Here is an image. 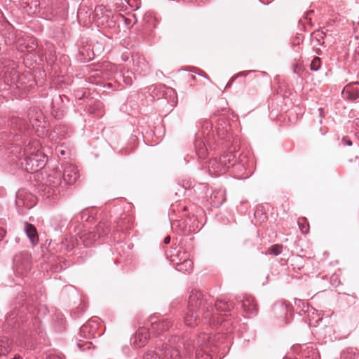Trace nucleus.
<instances>
[{
	"label": "nucleus",
	"instance_id": "nucleus-1",
	"mask_svg": "<svg viewBox=\"0 0 359 359\" xmlns=\"http://www.w3.org/2000/svg\"><path fill=\"white\" fill-rule=\"evenodd\" d=\"M233 306L232 302L222 299L215 301L210 295L203 294L201 291L194 290L189 297L184 323L188 327H194L202 321L199 313H203L205 323L218 325L223 321L222 313L231 311Z\"/></svg>",
	"mask_w": 359,
	"mask_h": 359
},
{
	"label": "nucleus",
	"instance_id": "nucleus-2",
	"mask_svg": "<svg viewBox=\"0 0 359 359\" xmlns=\"http://www.w3.org/2000/svg\"><path fill=\"white\" fill-rule=\"evenodd\" d=\"M25 157L21 162L23 170L27 172H36L43 168L47 161V156L41 151L39 141L34 140L25 145L24 149Z\"/></svg>",
	"mask_w": 359,
	"mask_h": 359
},
{
	"label": "nucleus",
	"instance_id": "nucleus-3",
	"mask_svg": "<svg viewBox=\"0 0 359 359\" xmlns=\"http://www.w3.org/2000/svg\"><path fill=\"white\" fill-rule=\"evenodd\" d=\"M167 258L175 266V269L182 272H190L194 266L189 255L182 247L175 246L165 252Z\"/></svg>",
	"mask_w": 359,
	"mask_h": 359
},
{
	"label": "nucleus",
	"instance_id": "nucleus-4",
	"mask_svg": "<svg viewBox=\"0 0 359 359\" xmlns=\"http://www.w3.org/2000/svg\"><path fill=\"white\" fill-rule=\"evenodd\" d=\"M99 323L96 320H90L84 324L79 330L78 334L77 346L81 351L90 349L92 343L89 339L95 338L97 335L100 336L98 332Z\"/></svg>",
	"mask_w": 359,
	"mask_h": 359
},
{
	"label": "nucleus",
	"instance_id": "nucleus-5",
	"mask_svg": "<svg viewBox=\"0 0 359 359\" xmlns=\"http://www.w3.org/2000/svg\"><path fill=\"white\" fill-rule=\"evenodd\" d=\"M313 326L316 327V334L325 343L333 341L337 338L333 326L330 325L329 319L320 318Z\"/></svg>",
	"mask_w": 359,
	"mask_h": 359
},
{
	"label": "nucleus",
	"instance_id": "nucleus-6",
	"mask_svg": "<svg viewBox=\"0 0 359 359\" xmlns=\"http://www.w3.org/2000/svg\"><path fill=\"white\" fill-rule=\"evenodd\" d=\"M93 18L98 27H110L114 23L111 11L102 5L97 6L95 8Z\"/></svg>",
	"mask_w": 359,
	"mask_h": 359
},
{
	"label": "nucleus",
	"instance_id": "nucleus-7",
	"mask_svg": "<svg viewBox=\"0 0 359 359\" xmlns=\"http://www.w3.org/2000/svg\"><path fill=\"white\" fill-rule=\"evenodd\" d=\"M37 202V198L32 193L25 189H21L16 193L15 203L19 208L30 209Z\"/></svg>",
	"mask_w": 359,
	"mask_h": 359
},
{
	"label": "nucleus",
	"instance_id": "nucleus-8",
	"mask_svg": "<svg viewBox=\"0 0 359 359\" xmlns=\"http://www.w3.org/2000/svg\"><path fill=\"white\" fill-rule=\"evenodd\" d=\"M16 64L13 61L4 60L1 65L0 68H2V72H4L5 79L8 83L11 84L16 85L17 88H19L18 84V81L20 79L17 71L15 70Z\"/></svg>",
	"mask_w": 359,
	"mask_h": 359
},
{
	"label": "nucleus",
	"instance_id": "nucleus-9",
	"mask_svg": "<svg viewBox=\"0 0 359 359\" xmlns=\"http://www.w3.org/2000/svg\"><path fill=\"white\" fill-rule=\"evenodd\" d=\"M29 123L32 128L35 129L37 136H43L45 135V127L41 125L43 121V116L40 110L33 109L28 112Z\"/></svg>",
	"mask_w": 359,
	"mask_h": 359
},
{
	"label": "nucleus",
	"instance_id": "nucleus-10",
	"mask_svg": "<svg viewBox=\"0 0 359 359\" xmlns=\"http://www.w3.org/2000/svg\"><path fill=\"white\" fill-rule=\"evenodd\" d=\"M294 351H298L301 359H318L319 353L315 345L304 344L293 347Z\"/></svg>",
	"mask_w": 359,
	"mask_h": 359
},
{
	"label": "nucleus",
	"instance_id": "nucleus-11",
	"mask_svg": "<svg viewBox=\"0 0 359 359\" xmlns=\"http://www.w3.org/2000/svg\"><path fill=\"white\" fill-rule=\"evenodd\" d=\"M16 46L20 52L32 53L36 48L38 44L36 39L32 36H20L17 39Z\"/></svg>",
	"mask_w": 359,
	"mask_h": 359
},
{
	"label": "nucleus",
	"instance_id": "nucleus-12",
	"mask_svg": "<svg viewBox=\"0 0 359 359\" xmlns=\"http://www.w3.org/2000/svg\"><path fill=\"white\" fill-rule=\"evenodd\" d=\"M79 177L76 166L67 163L63 171V180L66 184H74Z\"/></svg>",
	"mask_w": 359,
	"mask_h": 359
},
{
	"label": "nucleus",
	"instance_id": "nucleus-13",
	"mask_svg": "<svg viewBox=\"0 0 359 359\" xmlns=\"http://www.w3.org/2000/svg\"><path fill=\"white\" fill-rule=\"evenodd\" d=\"M172 325L169 319H162L158 321L151 323L149 327V332L152 336L157 337L161 333L167 331Z\"/></svg>",
	"mask_w": 359,
	"mask_h": 359
},
{
	"label": "nucleus",
	"instance_id": "nucleus-14",
	"mask_svg": "<svg viewBox=\"0 0 359 359\" xmlns=\"http://www.w3.org/2000/svg\"><path fill=\"white\" fill-rule=\"evenodd\" d=\"M243 311L248 315V317L255 315L257 313V304L254 297L250 295H245L241 301Z\"/></svg>",
	"mask_w": 359,
	"mask_h": 359
},
{
	"label": "nucleus",
	"instance_id": "nucleus-15",
	"mask_svg": "<svg viewBox=\"0 0 359 359\" xmlns=\"http://www.w3.org/2000/svg\"><path fill=\"white\" fill-rule=\"evenodd\" d=\"M151 335L149 328L140 327L133 337L134 345L139 348L144 346Z\"/></svg>",
	"mask_w": 359,
	"mask_h": 359
},
{
	"label": "nucleus",
	"instance_id": "nucleus-16",
	"mask_svg": "<svg viewBox=\"0 0 359 359\" xmlns=\"http://www.w3.org/2000/svg\"><path fill=\"white\" fill-rule=\"evenodd\" d=\"M343 97L349 100L355 101L359 98V84H349L345 86L342 90Z\"/></svg>",
	"mask_w": 359,
	"mask_h": 359
},
{
	"label": "nucleus",
	"instance_id": "nucleus-17",
	"mask_svg": "<svg viewBox=\"0 0 359 359\" xmlns=\"http://www.w3.org/2000/svg\"><path fill=\"white\" fill-rule=\"evenodd\" d=\"M226 168L221 162V158L217 161L216 158L211 159L208 162V172L212 176H219L226 172Z\"/></svg>",
	"mask_w": 359,
	"mask_h": 359
},
{
	"label": "nucleus",
	"instance_id": "nucleus-18",
	"mask_svg": "<svg viewBox=\"0 0 359 359\" xmlns=\"http://www.w3.org/2000/svg\"><path fill=\"white\" fill-rule=\"evenodd\" d=\"M273 312L278 318L286 320L287 315L291 312V308L287 305L277 303L273 306Z\"/></svg>",
	"mask_w": 359,
	"mask_h": 359
},
{
	"label": "nucleus",
	"instance_id": "nucleus-19",
	"mask_svg": "<svg viewBox=\"0 0 359 359\" xmlns=\"http://www.w3.org/2000/svg\"><path fill=\"white\" fill-rule=\"evenodd\" d=\"M161 351L163 353V359H181L179 350L170 344H163Z\"/></svg>",
	"mask_w": 359,
	"mask_h": 359
},
{
	"label": "nucleus",
	"instance_id": "nucleus-20",
	"mask_svg": "<svg viewBox=\"0 0 359 359\" xmlns=\"http://www.w3.org/2000/svg\"><path fill=\"white\" fill-rule=\"evenodd\" d=\"M24 230L26 233L27 236L30 240L31 243L34 245L37 244L39 242V236L34 225L27 222H25L24 223Z\"/></svg>",
	"mask_w": 359,
	"mask_h": 359
},
{
	"label": "nucleus",
	"instance_id": "nucleus-21",
	"mask_svg": "<svg viewBox=\"0 0 359 359\" xmlns=\"http://www.w3.org/2000/svg\"><path fill=\"white\" fill-rule=\"evenodd\" d=\"M12 339L8 337H0V356L7 355L13 349Z\"/></svg>",
	"mask_w": 359,
	"mask_h": 359
},
{
	"label": "nucleus",
	"instance_id": "nucleus-22",
	"mask_svg": "<svg viewBox=\"0 0 359 359\" xmlns=\"http://www.w3.org/2000/svg\"><path fill=\"white\" fill-rule=\"evenodd\" d=\"M98 238L107 236L110 231V225L108 221L102 220L95 226L94 230Z\"/></svg>",
	"mask_w": 359,
	"mask_h": 359
},
{
	"label": "nucleus",
	"instance_id": "nucleus-23",
	"mask_svg": "<svg viewBox=\"0 0 359 359\" xmlns=\"http://www.w3.org/2000/svg\"><path fill=\"white\" fill-rule=\"evenodd\" d=\"M211 203L215 207H219L225 201L224 191L221 190L214 191L210 196Z\"/></svg>",
	"mask_w": 359,
	"mask_h": 359
},
{
	"label": "nucleus",
	"instance_id": "nucleus-24",
	"mask_svg": "<svg viewBox=\"0 0 359 359\" xmlns=\"http://www.w3.org/2000/svg\"><path fill=\"white\" fill-rule=\"evenodd\" d=\"M17 39L18 38L13 29L8 30L6 33L0 35V43L4 41L6 45H11L14 42H16Z\"/></svg>",
	"mask_w": 359,
	"mask_h": 359
},
{
	"label": "nucleus",
	"instance_id": "nucleus-25",
	"mask_svg": "<svg viewBox=\"0 0 359 359\" xmlns=\"http://www.w3.org/2000/svg\"><path fill=\"white\" fill-rule=\"evenodd\" d=\"M341 359H359V351L355 348H347L342 351Z\"/></svg>",
	"mask_w": 359,
	"mask_h": 359
},
{
	"label": "nucleus",
	"instance_id": "nucleus-26",
	"mask_svg": "<svg viewBox=\"0 0 359 359\" xmlns=\"http://www.w3.org/2000/svg\"><path fill=\"white\" fill-rule=\"evenodd\" d=\"M133 219L131 217H125L118 221L117 228L120 231H128L131 229Z\"/></svg>",
	"mask_w": 359,
	"mask_h": 359
},
{
	"label": "nucleus",
	"instance_id": "nucleus-27",
	"mask_svg": "<svg viewBox=\"0 0 359 359\" xmlns=\"http://www.w3.org/2000/svg\"><path fill=\"white\" fill-rule=\"evenodd\" d=\"M82 239L84 245L86 247H89L99 238H97L95 232L94 231H92L83 234L82 236Z\"/></svg>",
	"mask_w": 359,
	"mask_h": 359
},
{
	"label": "nucleus",
	"instance_id": "nucleus-28",
	"mask_svg": "<svg viewBox=\"0 0 359 359\" xmlns=\"http://www.w3.org/2000/svg\"><path fill=\"white\" fill-rule=\"evenodd\" d=\"M325 33L323 30H316L311 34V41L316 42V45L320 46L324 43Z\"/></svg>",
	"mask_w": 359,
	"mask_h": 359
},
{
	"label": "nucleus",
	"instance_id": "nucleus-29",
	"mask_svg": "<svg viewBox=\"0 0 359 359\" xmlns=\"http://www.w3.org/2000/svg\"><path fill=\"white\" fill-rule=\"evenodd\" d=\"M221 158V162L223 163L226 170L233 166L236 163L235 156L232 154H229L223 156Z\"/></svg>",
	"mask_w": 359,
	"mask_h": 359
},
{
	"label": "nucleus",
	"instance_id": "nucleus-30",
	"mask_svg": "<svg viewBox=\"0 0 359 359\" xmlns=\"http://www.w3.org/2000/svg\"><path fill=\"white\" fill-rule=\"evenodd\" d=\"M196 154L200 158H205L208 156V150L203 142L198 141L196 143Z\"/></svg>",
	"mask_w": 359,
	"mask_h": 359
},
{
	"label": "nucleus",
	"instance_id": "nucleus-31",
	"mask_svg": "<svg viewBox=\"0 0 359 359\" xmlns=\"http://www.w3.org/2000/svg\"><path fill=\"white\" fill-rule=\"evenodd\" d=\"M299 228L303 234H307L309 232V224L306 217H301L297 221Z\"/></svg>",
	"mask_w": 359,
	"mask_h": 359
},
{
	"label": "nucleus",
	"instance_id": "nucleus-32",
	"mask_svg": "<svg viewBox=\"0 0 359 359\" xmlns=\"http://www.w3.org/2000/svg\"><path fill=\"white\" fill-rule=\"evenodd\" d=\"M304 39V37L302 34H297L292 39L291 45L296 51H299L302 49L300 46L303 43Z\"/></svg>",
	"mask_w": 359,
	"mask_h": 359
},
{
	"label": "nucleus",
	"instance_id": "nucleus-33",
	"mask_svg": "<svg viewBox=\"0 0 359 359\" xmlns=\"http://www.w3.org/2000/svg\"><path fill=\"white\" fill-rule=\"evenodd\" d=\"M283 248V247L281 244H274L269 248L267 254L277 256L282 252Z\"/></svg>",
	"mask_w": 359,
	"mask_h": 359
},
{
	"label": "nucleus",
	"instance_id": "nucleus-34",
	"mask_svg": "<svg viewBox=\"0 0 359 359\" xmlns=\"http://www.w3.org/2000/svg\"><path fill=\"white\" fill-rule=\"evenodd\" d=\"M327 130L325 127L316 126L312 129V133L314 136H321L327 133Z\"/></svg>",
	"mask_w": 359,
	"mask_h": 359
},
{
	"label": "nucleus",
	"instance_id": "nucleus-35",
	"mask_svg": "<svg viewBox=\"0 0 359 359\" xmlns=\"http://www.w3.org/2000/svg\"><path fill=\"white\" fill-rule=\"evenodd\" d=\"M321 66V60L318 57H315L311 61L310 68L313 71H317Z\"/></svg>",
	"mask_w": 359,
	"mask_h": 359
},
{
	"label": "nucleus",
	"instance_id": "nucleus-36",
	"mask_svg": "<svg viewBox=\"0 0 359 359\" xmlns=\"http://www.w3.org/2000/svg\"><path fill=\"white\" fill-rule=\"evenodd\" d=\"M28 5L30 6V9L32 10L31 12L32 13H35L39 11V0H30V2L28 3Z\"/></svg>",
	"mask_w": 359,
	"mask_h": 359
},
{
	"label": "nucleus",
	"instance_id": "nucleus-37",
	"mask_svg": "<svg viewBox=\"0 0 359 359\" xmlns=\"http://www.w3.org/2000/svg\"><path fill=\"white\" fill-rule=\"evenodd\" d=\"M248 74V72H239L236 74H235L233 76H232L231 78V79L229 80V81L228 82V83L226 84V88H229L230 87L233 82L238 77V76H245L246 75Z\"/></svg>",
	"mask_w": 359,
	"mask_h": 359
},
{
	"label": "nucleus",
	"instance_id": "nucleus-38",
	"mask_svg": "<svg viewBox=\"0 0 359 359\" xmlns=\"http://www.w3.org/2000/svg\"><path fill=\"white\" fill-rule=\"evenodd\" d=\"M202 337H203V339H201V337H199V338L197 339V344L199 346H205V345H206V340L209 338V337L207 334H203L202 335Z\"/></svg>",
	"mask_w": 359,
	"mask_h": 359
},
{
	"label": "nucleus",
	"instance_id": "nucleus-39",
	"mask_svg": "<svg viewBox=\"0 0 359 359\" xmlns=\"http://www.w3.org/2000/svg\"><path fill=\"white\" fill-rule=\"evenodd\" d=\"M12 121L16 124V126H17V127H18L19 130H22L24 129L22 128L24 126L23 120H22L20 118H15V119L13 120Z\"/></svg>",
	"mask_w": 359,
	"mask_h": 359
},
{
	"label": "nucleus",
	"instance_id": "nucleus-40",
	"mask_svg": "<svg viewBox=\"0 0 359 359\" xmlns=\"http://www.w3.org/2000/svg\"><path fill=\"white\" fill-rule=\"evenodd\" d=\"M196 357L198 359H211V356L209 354L201 353V351L196 353Z\"/></svg>",
	"mask_w": 359,
	"mask_h": 359
},
{
	"label": "nucleus",
	"instance_id": "nucleus-41",
	"mask_svg": "<svg viewBox=\"0 0 359 359\" xmlns=\"http://www.w3.org/2000/svg\"><path fill=\"white\" fill-rule=\"evenodd\" d=\"M341 142L344 145L351 146L353 144L352 141L348 137H343Z\"/></svg>",
	"mask_w": 359,
	"mask_h": 359
},
{
	"label": "nucleus",
	"instance_id": "nucleus-42",
	"mask_svg": "<svg viewBox=\"0 0 359 359\" xmlns=\"http://www.w3.org/2000/svg\"><path fill=\"white\" fill-rule=\"evenodd\" d=\"M52 178H53V177L50 175L48 182H49L50 186L55 187L59 184V182H60V178L57 179V182H55V181H52Z\"/></svg>",
	"mask_w": 359,
	"mask_h": 359
},
{
	"label": "nucleus",
	"instance_id": "nucleus-43",
	"mask_svg": "<svg viewBox=\"0 0 359 359\" xmlns=\"http://www.w3.org/2000/svg\"><path fill=\"white\" fill-rule=\"evenodd\" d=\"M318 111H319V116H320V121H319V123H320V125H321V124H322V122H323V120H322V119H323V118H324V116H325V114H324V109H323L322 107H320V108L318 109Z\"/></svg>",
	"mask_w": 359,
	"mask_h": 359
},
{
	"label": "nucleus",
	"instance_id": "nucleus-44",
	"mask_svg": "<svg viewBox=\"0 0 359 359\" xmlns=\"http://www.w3.org/2000/svg\"><path fill=\"white\" fill-rule=\"evenodd\" d=\"M353 125L356 130V133L359 135V118H356L353 121Z\"/></svg>",
	"mask_w": 359,
	"mask_h": 359
},
{
	"label": "nucleus",
	"instance_id": "nucleus-45",
	"mask_svg": "<svg viewBox=\"0 0 359 359\" xmlns=\"http://www.w3.org/2000/svg\"><path fill=\"white\" fill-rule=\"evenodd\" d=\"M6 230L3 227L0 226V241L3 240V238L6 236Z\"/></svg>",
	"mask_w": 359,
	"mask_h": 359
},
{
	"label": "nucleus",
	"instance_id": "nucleus-46",
	"mask_svg": "<svg viewBox=\"0 0 359 359\" xmlns=\"http://www.w3.org/2000/svg\"><path fill=\"white\" fill-rule=\"evenodd\" d=\"M301 69H302V67H299L298 65H295L293 66L294 72H295L297 74H299V72H300Z\"/></svg>",
	"mask_w": 359,
	"mask_h": 359
},
{
	"label": "nucleus",
	"instance_id": "nucleus-47",
	"mask_svg": "<svg viewBox=\"0 0 359 359\" xmlns=\"http://www.w3.org/2000/svg\"><path fill=\"white\" fill-rule=\"evenodd\" d=\"M47 359H62V358L57 355L50 354L48 356Z\"/></svg>",
	"mask_w": 359,
	"mask_h": 359
},
{
	"label": "nucleus",
	"instance_id": "nucleus-48",
	"mask_svg": "<svg viewBox=\"0 0 359 359\" xmlns=\"http://www.w3.org/2000/svg\"><path fill=\"white\" fill-rule=\"evenodd\" d=\"M163 243L165 244H169L170 243V236H165L163 240Z\"/></svg>",
	"mask_w": 359,
	"mask_h": 359
},
{
	"label": "nucleus",
	"instance_id": "nucleus-49",
	"mask_svg": "<svg viewBox=\"0 0 359 359\" xmlns=\"http://www.w3.org/2000/svg\"><path fill=\"white\" fill-rule=\"evenodd\" d=\"M124 81H125V82H126L127 84H128V85L132 84V80H131V79H129V78H128V77H125V76H124Z\"/></svg>",
	"mask_w": 359,
	"mask_h": 359
},
{
	"label": "nucleus",
	"instance_id": "nucleus-50",
	"mask_svg": "<svg viewBox=\"0 0 359 359\" xmlns=\"http://www.w3.org/2000/svg\"><path fill=\"white\" fill-rule=\"evenodd\" d=\"M11 359H23V357L19 354L15 355L13 358Z\"/></svg>",
	"mask_w": 359,
	"mask_h": 359
},
{
	"label": "nucleus",
	"instance_id": "nucleus-51",
	"mask_svg": "<svg viewBox=\"0 0 359 359\" xmlns=\"http://www.w3.org/2000/svg\"><path fill=\"white\" fill-rule=\"evenodd\" d=\"M217 133H218V135H224V132L221 131V130H220V128H217Z\"/></svg>",
	"mask_w": 359,
	"mask_h": 359
},
{
	"label": "nucleus",
	"instance_id": "nucleus-52",
	"mask_svg": "<svg viewBox=\"0 0 359 359\" xmlns=\"http://www.w3.org/2000/svg\"><path fill=\"white\" fill-rule=\"evenodd\" d=\"M60 153L61 155H65V151L64 150H61L60 151Z\"/></svg>",
	"mask_w": 359,
	"mask_h": 359
},
{
	"label": "nucleus",
	"instance_id": "nucleus-53",
	"mask_svg": "<svg viewBox=\"0 0 359 359\" xmlns=\"http://www.w3.org/2000/svg\"><path fill=\"white\" fill-rule=\"evenodd\" d=\"M296 259H297V261H299H299H302V258L301 257H296Z\"/></svg>",
	"mask_w": 359,
	"mask_h": 359
},
{
	"label": "nucleus",
	"instance_id": "nucleus-54",
	"mask_svg": "<svg viewBox=\"0 0 359 359\" xmlns=\"http://www.w3.org/2000/svg\"><path fill=\"white\" fill-rule=\"evenodd\" d=\"M183 210H184V211L187 210V207H184V208H183Z\"/></svg>",
	"mask_w": 359,
	"mask_h": 359
}]
</instances>
